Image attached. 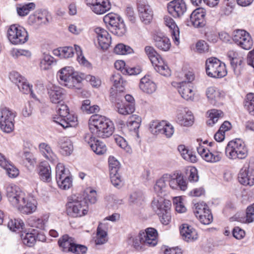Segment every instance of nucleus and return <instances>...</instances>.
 Masks as SVG:
<instances>
[{
	"instance_id": "nucleus-1",
	"label": "nucleus",
	"mask_w": 254,
	"mask_h": 254,
	"mask_svg": "<svg viewBox=\"0 0 254 254\" xmlns=\"http://www.w3.org/2000/svg\"><path fill=\"white\" fill-rule=\"evenodd\" d=\"M68 200L66 204L67 214L74 218L81 217L87 214L89 203H95V190L87 188L81 193L72 194Z\"/></svg>"
},
{
	"instance_id": "nucleus-2",
	"label": "nucleus",
	"mask_w": 254,
	"mask_h": 254,
	"mask_svg": "<svg viewBox=\"0 0 254 254\" xmlns=\"http://www.w3.org/2000/svg\"><path fill=\"white\" fill-rule=\"evenodd\" d=\"M57 78L60 84L68 88H81V81L83 77L77 72L74 70L71 66H65L59 70Z\"/></svg>"
},
{
	"instance_id": "nucleus-3",
	"label": "nucleus",
	"mask_w": 254,
	"mask_h": 254,
	"mask_svg": "<svg viewBox=\"0 0 254 254\" xmlns=\"http://www.w3.org/2000/svg\"><path fill=\"white\" fill-rule=\"evenodd\" d=\"M56 110L58 115L53 117V121L64 128L75 127L77 124V117L69 113V109L66 105L61 104L58 105Z\"/></svg>"
},
{
	"instance_id": "nucleus-4",
	"label": "nucleus",
	"mask_w": 254,
	"mask_h": 254,
	"mask_svg": "<svg viewBox=\"0 0 254 254\" xmlns=\"http://www.w3.org/2000/svg\"><path fill=\"white\" fill-rule=\"evenodd\" d=\"M225 154L229 159H242L247 157L248 151L244 142L240 139H236L229 142L225 149Z\"/></svg>"
},
{
	"instance_id": "nucleus-5",
	"label": "nucleus",
	"mask_w": 254,
	"mask_h": 254,
	"mask_svg": "<svg viewBox=\"0 0 254 254\" xmlns=\"http://www.w3.org/2000/svg\"><path fill=\"white\" fill-rule=\"evenodd\" d=\"M205 70L207 75L211 77L221 78L227 74L225 64L214 57L206 60Z\"/></svg>"
},
{
	"instance_id": "nucleus-6",
	"label": "nucleus",
	"mask_w": 254,
	"mask_h": 254,
	"mask_svg": "<svg viewBox=\"0 0 254 254\" xmlns=\"http://www.w3.org/2000/svg\"><path fill=\"white\" fill-rule=\"evenodd\" d=\"M56 180L59 188L68 190L72 185V178L70 172L65 169L63 164L59 163L56 168Z\"/></svg>"
},
{
	"instance_id": "nucleus-7",
	"label": "nucleus",
	"mask_w": 254,
	"mask_h": 254,
	"mask_svg": "<svg viewBox=\"0 0 254 254\" xmlns=\"http://www.w3.org/2000/svg\"><path fill=\"white\" fill-rule=\"evenodd\" d=\"M103 21L106 24L111 26L112 32L118 36H122L126 32L125 24L121 17L114 13H109L103 17Z\"/></svg>"
},
{
	"instance_id": "nucleus-8",
	"label": "nucleus",
	"mask_w": 254,
	"mask_h": 254,
	"mask_svg": "<svg viewBox=\"0 0 254 254\" xmlns=\"http://www.w3.org/2000/svg\"><path fill=\"white\" fill-rule=\"evenodd\" d=\"M114 130V124L110 119L96 114V137H108L113 134Z\"/></svg>"
},
{
	"instance_id": "nucleus-9",
	"label": "nucleus",
	"mask_w": 254,
	"mask_h": 254,
	"mask_svg": "<svg viewBox=\"0 0 254 254\" xmlns=\"http://www.w3.org/2000/svg\"><path fill=\"white\" fill-rule=\"evenodd\" d=\"M185 77L187 81L174 82L173 85L177 87L178 92L182 98L186 100H192L194 94L191 82L194 80V75L191 72H188L185 74Z\"/></svg>"
},
{
	"instance_id": "nucleus-10",
	"label": "nucleus",
	"mask_w": 254,
	"mask_h": 254,
	"mask_svg": "<svg viewBox=\"0 0 254 254\" xmlns=\"http://www.w3.org/2000/svg\"><path fill=\"white\" fill-rule=\"evenodd\" d=\"M15 113L6 107L0 108V127L4 132H12L14 127Z\"/></svg>"
},
{
	"instance_id": "nucleus-11",
	"label": "nucleus",
	"mask_w": 254,
	"mask_h": 254,
	"mask_svg": "<svg viewBox=\"0 0 254 254\" xmlns=\"http://www.w3.org/2000/svg\"><path fill=\"white\" fill-rule=\"evenodd\" d=\"M7 36L10 42L13 45L24 44L28 39V35L26 30L16 24L12 25L9 27Z\"/></svg>"
},
{
	"instance_id": "nucleus-12",
	"label": "nucleus",
	"mask_w": 254,
	"mask_h": 254,
	"mask_svg": "<svg viewBox=\"0 0 254 254\" xmlns=\"http://www.w3.org/2000/svg\"><path fill=\"white\" fill-rule=\"evenodd\" d=\"M6 192L9 202L13 205L25 203V194L16 185L13 184H7L6 186Z\"/></svg>"
},
{
	"instance_id": "nucleus-13",
	"label": "nucleus",
	"mask_w": 254,
	"mask_h": 254,
	"mask_svg": "<svg viewBox=\"0 0 254 254\" xmlns=\"http://www.w3.org/2000/svg\"><path fill=\"white\" fill-rule=\"evenodd\" d=\"M193 211L202 224L208 225L212 222V215L208 206L203 202L195 204Z\"/></svg>"
},
{
	"instance_id": "nucleus-14",
	"label": "nucleus",
	"mask_w": 254,
	"mask_h": 254,
	"mask_svg": "<svg viewBox=\"0 0 254 254\" xmlns=\"http://www.w3.org/2000/svg\"><path fill=\"white\" fill-rule=\"evenodd\" d=\"M198 146L196 147L198 153L208 162L215 163L219 162L222 159V152L216 150H209L200 144L199 139H197Z\"/></svg>"
},
{
	"instance_id": "nucleus-15",
	"label": "nucleus",
	"mask_w": 254,
	"mask_h": 254,
	"mask_svg": "<svg viewBox=\"0 0 254 254\" xmlns=\"http://www.w3.org/2000/svg\"><path fill=\"white\" fill-rule=\"evenodd\" d=\"M233 41L242 48L248 50L253 45L250 34L244 30H237L234 32Z\"/></svg>"
},
{
	"instance_id": "nucleus-16",
	"label": "nucleus",
	"mask_w": 254,
	"mask_h": 254,
	"mask_svg": "<svg viewBox=\"0 0 254 254\" xmlns=\"http://www.w3.org/2000/svg\"><path fill=\"white\" fill-rule=\"evenodd\" d=\"M238 179L244 185H254V164L245 165L240 171Z\"/></svg>"
},
{
	"instance_id": "nucleus-17",
	"label": "nucleus",
	"mask_w": 254,
	"mask_h": 254,
	"mask_svg": "<svg viewBox=\"0 0 254 254\" xmlns=\"http://www.w3.org/2000/svg\"><path fill=\"white\" fill-rule=\"evenodd\" d=\"M170 187L173 190H185L188 188V184L183 175L178 172L167 174Z\"/></svg>"
},
{
	"instance_id": "nucleus-18",
	"label": "nucleus",
	"mask_w": 254,
	"mask_h": 254,
	"mask_svg": "<svg viewBox=\"0 0 254 254\" xmlns=\"http://www.w3.org/2000/svg\"><path fill=\"white\" fill-rule=\"evenodd\" d=\"M137 8L141 22L145 24L150 23L153 19V13L148 2L146 0H140Z\"/></svg>"
},
{
	"instance_id": "nucleus-19",
	"label": "nucleus",
	"mask_w": 254,
	"mask_h": 254,
	"mask_svg": "<svg viewBox=\"0 0 254 254\" xmlns=\"http://www.w3.org/2000/svg\"><path fill=\"white\" fill-rule=\"evenodd\" d=\"M167 10L174 18H180L187 11V5L184 0H173L167 4Z\"/></svg>"
},
{
	"instance_id": "nucleus-20",
	"label": "nucleus",
	"mask_w": 254,
	"mask_h": 254,
	"mask_svg": "<svg viewBox=\"0 0 254 254\" xmlns=\"http://www.w3.org/2000/svg\"><path fill=\"white\" fill-rule=\"evenodd\" d=\"M206 10L202 7L194 10L190 15V24L195 27H202L205 25Z\"/></svg>"
},
{
	"instance_id": "nucleus-21",
	"label": "nucleus",
	"mask_w": 254,
	"mask_h": 254,
	"mask_svg": "<svg viewBox=\"0 0 254 254\" xmlns=\"http://www.w3.org/2000/svg\"><path fill=\"white\" fill-rule=\"evenodd\" d=\"M206 95L209 102L214 105L222 104L224 97V93L214 87H209L206 91Z\"/></svg>"
},
{
	"instance_id": "nucleus-22",
	"label": "nucleus",
	"mask_w": 254,
	"mask_h": 254,
	"mask_svg": "<svg viewBox=\"0 0 254 254\" xmlns=\"http://www.w3.org/2000/svg\"><path fill=\"white\" fill-rule=\"evenodd\" d=\"M88 127L90 132L85 134V141L89 145L91 149L95 153V114L92 115L88 121Z\"/></svg>"
},
{
	"instance_id": "nucleus-23",
	"label": "nucleus",
	"mask_w": 254,
	"mask_h": 254,
	"mask_svg": "<svg viewBox=\"0 0 254 254\" xmlns=\"http://www.w3.org/2000/svg\"><path fill=\"white\" fill-rule=\"evenodd\" d=\"M96 37L100 48L103 51L107 50L111 43V37L109 33L101 27H96Z\"/></svg>"
},
{
	"instance_id": "nucleus-24",
	"label": "nucleus",
	"mask_w": 254,
	"mask_h": 254,
	"mask_svg": "<svg viewBox=\"0 0 254 254\" xmlns=\"http://www.w3.org/2000/svg\"><path fill=\"white\" fill-rule=\"evenodd\" d=\"M48 94L52 103L58 104L64 99L65 90L59 86L52 85L48 88Z\"/></svg>"
},
{
	"instance_id": "nucleus-25",
	"label": "nucleus",
	"mask_w": 254,
	"mask_h": 254,
	"mask_svg": "<svg viewBox=\"0 0 254 254\" xmlns=\"http://www.w3.org/2000/svg\"><path fill=\"white\" fill-rule=\"evenodd\" d=\"M164 24L169 28L172 38L176 45L180 43V31L174 19L169 15L163 17Z\"/></svg>"
},
{
	"instance_id": "nucleus-26",
	"label": "nucleus",
	"mask_w": 254,
	"mask_h": 254,
	"mask_svg": "<svg viewBox=\"0 0 254 254\" xmlns=\"http://www.w3.org/2000/svg\"><path fill=\"white\" fill-rule=\"evenodd\" d=\"M180 234L183 240L187 242H192L198 238V234L195 229L188 224L182 225Z\"/></svg>"
},
{
	"instance_id": "nucleus-27",
	"label": "nucleus",
	"mask_w": 254,
	"mask_h": 254,
	"mask_svg": "<svg viewBox=\"0 0 254 254\" xmlns=\"http://www.w3.org/2000/svg\"><path fill=\"white\" fill-rule=\"evenodd\" d=\"M144 240V245L152 247L155 246L158 243L157 231L153 228L146 229L145 232H141Z\"/></svg>"
},
{
	"instance_id": "nucleus-28",
	"label": "nucleus",
	"mask_w": 254,
	"mask_h": 254,
	"mask_svg": "<svg viewBox=\"0 0 254 254\" xmlns=\"http://www.w3.org/2000/svg\"><path fill=\"white\" fill-rule=\"evenodd\" d=\"M193 116L192 113L187 109L178 111L177 122L183 126H190L193 123Z\"/></svg>"
},
{
	"instance_id": "nucleus-29",
	"label": "nucleus",
	"mask_w": 254,
	"mask_h": 254,
	"mask_svg": "<svg viewBox=\"0 0 254 254\" xmlns=\"http://www.w3.org/2000/svg\"><path fill=\"white\" fill-rule=\"evenodd\" d=\"M140 89L147 94H152L157 89L156 83L152 80L149 75H145L140 80L139 84Z\"/></svg>"
},
{
	"instance_id": "nucleus-30",
	"label": "nucleus",
	"mask_w": 254,
	"mask_h": 254,
	"mask_svg": "<svg viewBox=\"0 0 254 254\" xmlns=\"http://www.w3.org/2000/svg\"><path fill=\"white\" fill-rule=\"evenodd\" d=\"M108 224L107 222H100L96 230V246L106 244L108 241Z\"/></svg>"
},
{
	"instance_id": "nucleus-31",
	"label": "nucleus",
	"mask_w": 254,
	"mask_h": 254,
	"mask_svg": "<svg viewBox=\"0 0 254 254\" xmlns=\"http://www.w3.org/2000/svg\"><path fill=\"white\" fill-rule=\"evenodd\" d=\"M171 202L168 200H165L162 197L154 198L152 202V207L153 210L158 214L170 209Z\"/></svg>"
},
{
	"instance_id": "nucleus-32",
	"label": "nucleus",
	"mask_w": 254,
	"mask_h": 254,
	"mask_svg": "<svg viewBox=\"0 0 254 254\" xmlns=\"http://www.w3.org/2000/svg\"><path fill=\"white\" fill-rule=\"evenodd\" d=\"M155 46L163 51H168L171 47V42L168 38L165 36L156 35L154 37Z\"/></svg>"
},
{
	"instance_id": "nucleus-33",
	"label": "nucleus",
	"mask_w": 254,
	"mask_h": 254,
	"mask_svg": "<svg viewBox=\"0 0 254 254\" xmlns=\"http://www.w3.org/2000/svg\"><path fill=\"white\" fill-rule=\"evenodd\" d=\"M73 48L70 46L60 47L54 49L53 53L55 56H59L61 59H68L73 56L75 51V46Z\"/></svg>"
},
{
	"instance_id": "nucleus-34",
	"label": "nucleus",
	"mask_w": 254,
	"mask_h": 254,
	"mask_svg": "<svg viewBox=\"0 0 254 254\" xmlns=\"http://www.w3.org/2000/svg\"><path fill=\"white\" fill-rule=\"evenodd\" d=\"M141 122V118L136 115H133L129 117L127 127L130 131L132 132L134 135L138 137V128Z\"/></svg>"
},
{
	"instance_id": "nucleus-35",
	"label": "nucleus",
	"mask_w": 254,
	"mask_h": 254,
	"mask_svg": "<svg viewBox=\"0 0 254 254\" xmlns=\"http://www.w3.org/2000/svg\"><path fill=\"white\" fill-rule=\"evenodd\" d=\"M25 200L24 204H18L21 206V212L26 214H31L35 212L37 208L36 201L32 198H27L26 197Z\"/></svg>"
},
{
	"instance_id": "nucleus-36",
	"label": "nucleus",
	"mask_w": 254,
	"mask_h": 254,
	"mask_svg": "<svg viewBox=\"0 0 254 254\" xmlns=\"http://www.w3.org/2000/svg\"><path fill=\"white\" fill-rule=\"evenodd\" d=\"M141 232L136 236H131L128 238V243L137 251H143L144 250V240L142 237Z\"/></svg>"
},
{
	"instance_id": "nucleus-37",
	"label": "nucleus",
	"mask_w": 254,
	"mask_h": 254,
	"mask_svg": "<svg viewBox=\"0 0 254 254\" xmlns=\"http://www.w3.org/2000/svg\"><path fill=\"white\" fill-rule=\"evenodd\" d=\"M74 240L68 235H63L58 240V245L62 249V251L64 252H70V247L73 245Z\"/></svg>"
},
{
	"instance_id": "nucleus-38",
	"label": "nucleus",
	"mask_w": 254,
	"mask_h": 254,
	"mask_svg": "<svg viewBox=\"0 0 254 254\" xmlns=\"http://www.w3.org/2000/svg\"><path fill=\"white\" fill-rule=\"evenodd\" d=\"M39 148L46 159L52 163L56 161L57 156L52 151L49 145L46 143H41L39 145Z\"/></svg>"
},
{
	"instance_id": "nucleus-39",
	"label": "nucleus",
	"mask_w": 254,
	"mask_h": 254,
	"mask_svg": "<svg viewBox=\"0 0 254 254\" xmlns=\"http://www.w3.org/2000/svg\"><path fill=\"white\" fill-rule=\"evenodd\" d=\"M60 152L64 156L70 155L73 151V145L70 139L67 138L62 139L59 143Z\"/></svg>"
},
{
	"instance_id": "nucleus-40",
	"label": "nucleus",
	"mask_w": 254,
	"mask_h": 254,
	"mask_svg": "<svg viewBox=\"0 0 254 254\" xmlns=\"http://www.w3.org/2000/svg\"><path fill=\"white\" fill-rule=\"evenodd\" d=\"M168 182L169 183L167 174H165L156 181L154 187L155 191L158 194L166 191Z\"/></svg>"
},
{
	"instance_id": "nucleus-41",
	"label": "nucleus",
	"mask_w": 254,
	"mask_h": 254,
	"mask_svg": "<svg viewBox=\"0 0 254 254\" xmlns=\"http://www.w3.org/2000/svg\"><path fill=\"white\" fill-rule=\"evenodd\" d=\"M111 82L117 91H123L124 89V83L122 76L119 73H114L110 78Z\"/></svg>"
},
{
	"instance_id": "nucleus-42",
	"label": "nucleus",
	"mask_w": 254,
	"mask_h": 254,
	"mask_svg": "<svg viewBox=\"0 0 254 254\" xmlns=\"http://www.w3.org/2000/svg\"><path fill=\"white\" fill-rule=\"evenodd\" d=\"M35 230H33L30 233H26L21 235V239L24 245L31 247L36 241Z\"/></svg>"
},
{
	"instance_id": "nucleus-43",
	"label": "nucleus",
	"mask_w": 254,
	"mask_h": 254,
	"mask_svg": "<svg viewBox=\"0 0 254 254\" xmlns=\"http://www.w3.org/2000/svg\"><path fill=\"white\" fill-rule=\"evenodd\" d=\"M74 46L75 53L77 55V61L79 64L88 68H91L92 65L91 63H90L83 56L80 47L77 45H74Z\"/></svg>"
},
{
	"instance_id": "nucleus-44",
	"label": "nucleus",
	"mask_w": 254,
	"mask_h": 254,
	"mask_svg": "<svg viewBox=\"0 0 254 254\" xmlns=\"http://www.w3.org/2000/svg\"><path fill=\"white\" fill-rule=\"evenodd\" d=\"M111 8L108 0H96V14H102Z\"/></svg>"
},
{
	"instance_id": "nucleus-45",
	"label": "nucleus",
	"mask_w": 254,
	"mask_h": 254,
	"mask_svg": "<svg viewBox=\"0 0 254 254\" xmlns=\"http://www.w3.org/2000/svg\"><path fill=\"white\" fill-rule=\"evenodd\" d=\"M24 226L23 222L19 219H11L7 223V227L12 232H20Z\"/></svg>"
},
{
	"instance_id": "nucleus-46",
	"label": "nucleus",
	"mask_w": 254,
	"mask_h": 254,
	"mask_svg": "<svg viewBox=\"0 0 254 254\" xmlns=\"http://www.w3.org/2000/svg\"><path fill=\"white\" fill-rule=\"evenodd\" d=\"M178 150L180 153L182 157L186 160L191 162H194L196 160L195 155L190 152L184 145H180L178 147Z\"/></svg>"
},
{
	"instance_id": "nucleus-47",
	"label": "nucleus",
	"mask_w": 254,
	"mask_h": 254,
	"mask_svg": "<svg viewBox=\"0 0 254 254\" xmlns=\"http://www.w3.org/2000/svg\"><path fill=\"white\" fill-rule=\"evenodd\" d=\"M118 112L123 115H127L132 113L135 111L134 104L123 103L121 105L118 104V107H116Z\"/></svg>"
},
{
	"instance_id": "nucleus-48",
	"label": "nucleus",
	"mask_w": 254,
	"mask_h": 254,
	"mask_svg": "<svg viewBox=\"0 0 254 254\" xmlns=\"http://www.w3.org/2000/svg\"><path fill=\"white\" fill-rule=\"evenodd\" d=\"M39 176L41 180L49 182L51 180V167L49 165L40 167Z\"/></svg>"
},
{
	"instance_id": "nucleus-49",
	"label": "nucleus",
	"mask_w": 254,
	"mask_h": 254,
	"mask_svg": "<svg viewBox=\"0 0 254 254\" xmlns=\"http://www.w3.org/2000/svg\"><path fill=\"white\" fill-rule=\"evenodd\" d=\"M209 113L210 119L207 121V124L209 126H213L218 121L219 118L223 116V113L220 110L213 109L210 110Z\"/></svg>"
},
{
	"instance_id": "nucleus-50",
	"label": "nucleus",
	"mask_w": 254,
	"mask_h": 254,
	"mask_svg": "<svg viewBox=\"0 0 254 254\" xmlns=\"http://www.w3.org/2000/svg\"><path fill=\"white\" fill-rule=\"evenodd\" d=\"M243 61L241 59H238L234 57L232 58V61L230 62L231 67L235 75L238 77L242 73Z\"/></svg>"
},
{
	"instance_id": "nucleus-51",
	"label": "nucleus",
	"mask_w": 254,
	"mask_h": 254,
	"mask_svg": "<svg viewBox=\"0 0 254 254\" xmlns=\"http://www.w3.org/2000/svg\"><path fill=\"white\" fill-rule=\"evenodd\" d=\"M245 107L250 114L254 116V93H250L247 95Z\"/></svg>"
},
{
	"instance_id": "nucleus-52",
	"label": "nucleus",
	"mask_w": 254,
	"mask_h": 254,
	"mask_svg": "<svg viewBox=\"0 0 254 254\" xmlns=\"http://www.w3.org/2000/svg\"><path fill=\"white\" fill-rule=\"evenodd\" d=\"M35 8V4L34 2H29L17 8L18 14L21 16L27 15L29 12Z\"/></svg>"
},
{
	"instance_id": "nucleus-53",
	"label": "nucleus",
	"mask_w": 254,
	"mask_h": 254,
	"mask_svg": "<svg viewBox=\"0 0 254 254\" xmlns=\"http://www.w3.org/2000/svg\"><path fill=\"white\" fill-rule=\"evenodd\" d=\"M29 22L40 25L42 24H46L49 22L48 18L42 14L31 15L29 17Z\"/></svg>"
},
{
	"instance_id": "nucleus-54",
	"label": "nucleus",
	"mask_w": 254,
	"mask_h": 254,
	"mask_svg": "<svg viewBox=\"0 0 254 254\" xmlns=\"http://www.w3.org/2000/svg\"><path fill=\"white\" fill-rule=\"evenodd\" d=\"M29 224L31 227H36L40 229H44L47 221L43 218L36 217H32L29 219Z\"/></svg>"
},
{
	"instance_id": "nucleus-55",
	"label": "nucleus",
	"mask_w": 254,
	"mask_h": 254,
	"mask_svg": "<svg viewBox=\"0 0 254 254\" xmlns=\"http://www.w3.org/2000/svg\"><path fill=\"white\" fill-rule=\"evenodd\" d=\"M165 121L161 122H153L150 126V131L153 134H162L163 127L165 126Z\"/></svg>"
},
{
	"instance_id": "nucleus-56",
	"label": "nucleus",
	"mask_w": 254,
	"mask_h": 254,
	"mask_svg": "<svg viewBox=\"0 0 254 254\" xmlns=\"http://www.w3.org/2000/svg\"><path fill=\"white\" fill-rule=\"evenodd\" d=\"M56 61L52 56L49 54H44L43 58L41 61V66L44 69H47L49 66L56 64Z\"/></svg>"
},
{
	"instance_id": "nucleus-57",
	"label": "nucleus",
	"mask_w": 254,
	"mask_h": 254,
	"mask_svg": "<svg viewBox=\"0 0 254 254\" xmlns=\"http://www.w3.org/2000/svg\"><path fill=\"white\" fill-rule=\"evenodd\" d=\"M132 49L123 44H119L114 48V52L118 55H126L131 53Z\"/></svg>"
},
{
	"instance_id": "nucleus-58",
	"label": "nucleus",
	"mask_w": 254,
	"mask_h": 254,
	"mask_svg": "<svg viewBox=\"0 0 254 254\" xmlns=\"http://www.w3.org/2000/svg\"><path fill=\"white\" fill-rule=\"evenodd\" d=\"M89 100L86 99L82 101L81 110L86 114H90L95 112V105H91Z\"/></svg>"
},
{
	"instance_id": "nucleus-59",
	"label": "nucleus",
	"mask_w": 254,
	"mask_h": 254,
	"mask_svg": "<svg viewBox=\"0 0 254 254\" xmlns=\"http://www.w3.org/2000/svg\"><path fill=\"white\" fill-rule=\"evenodd\" d=\"M108 162L110 173H118L120 168L119 162L115 157L112 156L109 158Z\"/></svg>"
},
{
	"instance_id": "nucleus-60",
	"label": "nucleus",
	"mask_w": 254,
	"mask_h": 254,
	"mask_svg": "<svg viewBox=\"0 0 254 254\" xmlns=\"http://www.w3.org/2000/svg\"><path fill=\"white\" fill-rule=\"evenodd\" d=\"M143 200V195L141 192L134 191L129 196V201L131 204H139Z\"/></svg>"
},
{
	"instance_id": "nucleus-61",
	"label": "nucleus",
	"mask_w": 254,
	"mask_h": 254,
	"mask_svg": "<svg viewBox=\"0 0 254 254\" xmlns=\"http://www.w3.org/2000/svg\"><path fill=\"white\" fill-rule=\"evenodd\" d=\"M4 169L8 176L10 178H15L19 174V170L14 167L10 162L6 164V166L3 168Z\"/></svg>"
},
{
	"instance_id": "nucleus-62",
	"label": "nucleus",
	"mask_w": 254,
	"mask_h": 254,
	"mask_svg": "<svg viewBox=\"0 0 254 254\" xmlns=\"http://www.w3.org/2000/svg\"><path fill=\"white\" fill-rule=\"evenodd\" d=\"M87 248L84 245L77 244L74 243L73 245L70 247V251L74 254H84L86 253Z\"/></svg>"
},
{
	"instance_id": "nucleus-63",
	"label": "nucleus",
	"mask_w": 254,
	"mask_h": 254,
	"mask_svg": "<svg viewBox=\"0 0 254 254\" xmlns=\"http://www.w3.org/2000/svg\"><path fill=\"white\" fill-rule=\"evenodd\" d=\"M110 176L111 183L114 187L119 188L123 186L121 176L118 173H110Z\"/></svg>"
},
{
	"instance_id": "nucleus-64",
	"label": "nucleus",
	"mask_w": 254,
	"mask_h": 254,
	"mask_svg": "<svg viewBox=\"0 0 254 254\" xmlns=\"http://www.w3.org/2000/svg\"><path fill=\"white\" fill-rule=\"evenodd\" d=\"M254 222V203L249 206L246 209V222L250 223Z\"/></svg>"
}]
</instances>
